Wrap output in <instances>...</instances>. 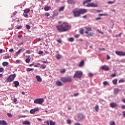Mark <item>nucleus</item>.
Returning <instances> with one entry per match:
<instances>
[{"instance_id": "f257e3e1", "label": "nucleus", "mask_w": 125, "mask_h": 125, "mask_svg": "<svg viewBox=\"0 0 125 125\" xmlns=\"http://www.w3.org/2000/svg\"><path fill=\"white\" fill-rule=\"evenodd\" d=\"M56 28L60 33L67 32L71 28V25L67 22H63L62 24L56 26Z\"/></svg>"}, {"instance_id": "f03ea898", "label": "nucleus", "mask_w": 125, "mask_h": 125, "mask_svg": "<svg viewBox=\"0 0 125 125\" xmlns=\"http://www.w3.org/2000/svg\"><path fill=\"white\" fill-rule=\"evenodd\" d=\"M86 9H80L76 8L73 10V15L75 17H80L82 14H85L87 13Z\"/></svg>"}, {"instance_id": "7ed1b4c3", "label": "nucleus", "mask_w": 125, "mask_h": 125, "mask_svg": "<svg viewBox=\"0 0 125 125\" xmlns=\"http://www.w3.org/2000/svg\"><path fill=\"white\" fill-rule=\"evenodd\" d=\"M82 77H83V72L80 70H78L75 72L73 76V78L74 79H81V78H82Z\"/></svg>"}, {"instance_id": "20e7f679", "label": "nucleus", "mask_w": 125, "mask_h": 125, "mask_svg": "<svg viewBox=\"0 0 125 125\" xmlns=\"http://www.w3.org/2000/svg\"><path fill=\"white\" fill-rule=\"evenodd\" d=\"M61 81L62 82V83H71L73 80L72 79L71 77H62L61 78Z\"/></svg>"}, {"instance_id": "39448f33", "label": "nucleus", "mask_w": 125, "mask_h": 125, "mask_svg": "<svg viewBox=\"0 0 125 125\" xmlns=\"http://www.w3.org/2000/svg\"><path fill=\"white\" fill-rule=\"evenodd\" d=\"M16 77V74H13V75H10L7 79V83H11L14 81V79Z\"/></svg>"}, {"instance_id": "423d86ee", "label": "nucleus", "mask_w": 125, "mask_h": 125, "mask_svg": "<svg viewBox=\"0 0 125 125\" xmlns=\"http://www.w3.org/2000/svg\"><path fill=\"white\" fill-rule=\"evenodd\" d=\"M44 101V100H43V99H37L36 100H35L34 101V103L35 104H42V103H43V102Z\"/></svg>"}, {"instance_id": "0eeeda50", "label": "nucleus", "mask_w": 125, "mask_h": 125, "mask_svg": "<svg viewBox=\"0 0 125 125\" xmlns=\"http://www.w3.org/2000/svg\"><path fill=\"white\" fill-rule=\"evenodd\" d=\"M116 53L119 56H125V52L124 51H116Z\"/></svg>"}, {"instance_id": "6e6552de", "label": "nucleus", "mask_w": 125, "mask_h": 125, "mask_svg": "<svg viewBox=\"0 0 125 125\" xmlns=\"http://www.w3.org/2000/svg\"><path fill=\"white\" fill-rule=\"evenodd\" d=\"M86 6H87V7H97V4L90 3L88 4Z\"/></svg>"}, {"instance_id": "1a4fd4ad", "label": "nucleus", "mask_w": 125, "mask_h": 125, "mask_svg": "<svg viewBox=\"0 0 125 125\" xmlns=\"http://www.w3.org/2000/svg\"><path fill=\"white\" fill-rule=\"evenodd\" d=\"M78 121H82L84 119V116L82 114H79L78 115Z\"/></svg>"}, {"instance_id": "9d476101", "label": "nucleus", "mask_w": 125, "mask_h": 125, "mask_svg": "<svg viewBox=\"0 0 125 125\" xmlns=\"http://www.w3.org/2000/svg\"><path fill=\"white\" fill-rule=\"evenodd\" d=\"M101 69H102V70H104V71H109V67L107 65L102 66Z\"/></svg>"}, {"instance_id": "9b49d317", "label": "nucleus", "mask_w": 125, "mask_h": 125, "mask_svg": "<svg viewBox=\"0 0 125 125\" xmlns=\"http://www.w3.org/2000/svg\"><path fill=\"white\" fill-rule=\"evenodd\" d=\"M24 51H25V49L22 48V49H19L18 51L16 52V54L17 55V56H18V55H19V54H20L21 52H23Z\"/></svg>"}, {"instance_id": "f8f14e48", "label": "nucleus", "mask_w": 125, "mask_h": 125, "mask_svg": "<svg viewBox=\"0 0 125 125\" xmlns=\"http://www.w3.org/2000/svg\"><path fill=\"white\" fill-rule=\"evenodd\" d=\"M110 105L111 108H116V107L118 106V104H117V103H112L110 104Z\"/></svg>"}, {"instance_id": "ddd939ff", "label": "nucleus", "mask_w": 125, "mask_h": 125, "mask_svg": "<svg viewBox=\"0 0 125 125\" xmlns=\"http://www.w3.org/2000/svg\"><path fill=\"white\" fill-rule=\"evenodd\" d=\"M36 78L38 81V82H39V83H42V78H41V76H39V75H37L36 76Z\"/></svg>"}, {"instance_id": "4468645a", "label": "nucleus", "mask_w": 125, "mask_h": 125, "mask_svg": "<svg viewBox=\"0 0 125 125\" xmlns=\"http://www.w3.org/2000/svg\"><path fill=\"white\" fill-rule=\"evenodd\" d=\"M56 84L58 86H61L62 85H63V83H62L60 81H57L56 82Z\"/></svg>"}, {"instance_id": "2eb2a0df", "label": "nucleus", "mask_w": 125, "mask_h": 125, "mask_svg": "<svg viewBox=\"0 0 125 125\" xmlns=\"http://www.w3.org/2000/svg\"><path fill=\"white\" fill-rule=\"evenodd\" d=\"M55 57L58 59V60H60V59L62 58V56H61L60 54H57L56 55Z\"/></svg>"}, {"instance_id": "dca6fc26", "label": "nucleus", "mask_w": 125, "mask_h": 125, "mask_svg": "<svg viewBox=\"0 0 125 125\" xmlns=\"http://www.w3.org/2000/svg\"><path fill=\"white\" fill-rule=\"evenodd\" d=\"M120 91H121V90H120L118 88H115L114 90V94L116 95V94H118V93H119L120 92Z\"/></svg>"}, {"instance_id": "f3484780", "label": "nucleus", "mask_w": 125, "mask_h": 125, "mask_svg": "<svg viewBox=\"0 0 125 125\" xmlns=\"http://www.w3.org/2000/svg\"><path fill=\"white\" fill-rule=\"evenodd\" d=\"M0 125H7L6 122L4 120H0Z\"/></svg>"}, {"instance_id": "a211bd4d", "label": "nucleus", "mask_w": 125, "mask_h": 125, "mask_svg": "<svg viewBox=\"0 0 125 125\" xmlns=\"http://www.w3.org/2000/svg\"><path fill=\"white\" fill-rule=\"evenodd\" d=\"M28 58H27L26 60H25V62L26 63H30V61H31V56H27Z\"/></svg>"}, {"instance_id": "6ab92c4d", "label": "nucleus", "mask_w": 125, "mask_h": 125, "mask_svg": "<svg viewBox=\"0 0 125 125\" xmlns=\"http://www.w3.org/2000/svg\"><path fill=\"white\" fill-rule=\"evenodd\" d=\"M84 65V61L83 60L81 62L79 65H78L79 67H83Z\"/></svg>"}, {"instance_id": "aec40b11", "label": "nucleus", "mask_w": 125, "mask_h": 125, "mask_svg": "<svg viewBox=\"0 0 125 125\" xmlns=\"http://www.w3.org/2000/svg\"><path fill=\"white\" fill-rule=\"evenodd\" d=\"M13 83L15 84V87H17L19 86V82L18 81H14Z\"/></svg>"}, {"instance_id": "412c9836", "label": "nucleus", "mask_w": 125, "mask_h": 125, "mask_svg": "<svg viewBox=\"0 0 125 125\" xmlns=\"http://www.w3.org/2000/svg\"><path fill=\"white\" fill-rule=\"evenodd\" d=\"M50 8H51L50 6H45L44 9L45 11H48V10H49V9H50Z\"/></svg>"}, {"instance_id": "4be33fe9", "label": "nucleus", "mask_w": 125, "mask_h": 125, "mask_svg": "<svg viewBox=\"0 0 125 125\" xmlns=\"http://www.w3.org/2000/svg\"><path fill=\"white\" fill-rule=\"evenodd\" d=\"M22 125H31V123H30L29 121H24L22 123Z\"/></svg>"}, {"instance_id": "5701e85b", "label": "nucleus", "mask_w": 125, "mask_h": 125, "mask_svg": "<svg viewBox=\"0 0 125 125\" xmlns=\"http://www.w3.org/2000/svg\"><path fill=\"white\" fill-rule=\"evenodd\" d=\"M30 11H31V10H30V9H29V8H27V9H25L24 10V13H25V14H28V13H29V12H30Z\"/></svg>"}, {"instance_id": "b1692460", "label": "nucleus", "mask_w": 125, "mask_h": 125, "mask_svg": "<svg viewBox=\"0 0 125 125\" xmlns=\"http://www.w3.org/2000/svg\"><path fill=\"white\" fill-rule=\"evenodd\" d=\"M85 29H86V30L89 32L92 31V28H91V27H88L86 26V27H85Z\"/></svg>"}, {"instance_id": "393cba45", "label": "nucleus", "mask_w": 125, "mask_h": 125, "mask_svg": "<svg viewBox=\"0 0 125 125\" xmlns=\"http://www.w3.org/2000/svg\"><path fill=\"white\" fill-rule=\"evenodd\" d=\"M92 0H86L83 2V4H85V3H88V2H90Z\"/></svg>"}, {"instance_id": "a878e982", "label": "nucleus", "mask_w": 125, "mask_h": 125, "mask_svg": "<svg viewBox=\"0 0 125 125\" xmlns=\"http://www.w3.org/2000/svg\"><path fill=\"white\" fill-rule=\"evenodd\" d=\"M117 82H118L117 79H114L112 81V83H113V84H114V85H116V84H117Z\"/></svg>"}, {"instance_id": "bb28decb", "label": "nucleus", "mask_w": 125, "mask_h": 125, "mask_svg": "<svg viewBox=\"0 0 125 125\" xmlns=\"http://www.w3.org/2000/svg\"><path fill=\"white\" fill-rule=\"evenodd\" d=\"M23 16H24V17H25V18H29V15H28L27 14L23 13Z\"/></svg>"}, {"instance_id": "cd10ccee", "label": "nucleus", "mask_w": 125, "mask_h": 125, "mask_svg": "<svg viewBox=\"0 0 125 125\" xmlns=\"http://www.w3.org/2000/svg\"><path fill=\"white\" fill-rule=\"evenodd\" d=\"M110 125H116V123H115V121H111L109 122Z\"/></svg>"}, {"instance_id": "c85d7f7f", "label": "nucleus", "mask_w": 125, "mask_h": 125, "mask_svg": "<svg viewBox=\"0 0 125 125\" xmlns=\"http://www.w3.org/2000/svg\"><path fill=\"white\" fill-rule=\"evenodd\" d=\"M40 68H41V69H45V68H46V65L42 64Z\"/></svg>"}, {"instance_id": "c756f323", "label": "nucleus", "mask_w": 125, "mask_h": 125, "mask_svg": "<svg viewBox=\"0 0 125 125\" xmlns=\"http://www.w3.org/2000/svg\"><path fill=\"white\" fill-rule=\"evenodd\" d=\"M2 65H3L4 66H7V65H8V62H2Z\"/></svg>"}, {"instance_id": "7c9ffc66", "label": "nucleus", "mask_w": 125, "mask_h": 125, "mask_svg": "<svg viewBox=\"0 0 125 125\" xmlns=\"http://www.w3.org/2000/svg\"><path fill=\"white\" fill-rule=\"evenodd\" d=\"M95 109L96 111V112H98V110H99V106L98 105H96L95 107Z\"/></svg>"}, {"instance_id": "2f4dec72", "label": "nucleus", "mask_w": 125, "mask_h": 125, "mask_svg": "<svg viewBox=\"0 0 125 125\" xmlns=\"http://www.w3.org/2000/svg\"><path fill=\"white\" fill-rule=\"evenodd\" d=\"M66 122L68 124V125H71L72 124V121H71V120L70 119H68L67 121H66Z\"/></svg>"}, {"instance_id": "473e14b6", "label": "nucleus", "mask_w": 125, "mask_h": 125, "mask_svg": "<svg viewBox=\"0 0 125 125\" xmlns=\"http://www.w3.org/2000/svg\"><path fill=\"white\" fill-rule=\"evenodd\" d=\"M33 70H34V68H26V71L27 72H31V71H33Z\"/></svg>"}, {"instance_id": "72a5a7b5", "label": "nucleus", "mask_w": 125, "mask_h": 125, "mask_svg": "<svg viewBox=\"0 0 125 125\" xmlns=\"http://www.w3.org/2000/svg\"><path fill=\"white\" fill-rule=\"evenodd\" d=\"M50 125H55V123L52 121V120H50L49 121Z\"/></svg>"}, {"instance_id": "f704fd0d", "label": "nucleus", "mask_w": 125, "mask_h": 125, "mask_svg": "<svg viewBox=\"0 0 125 125\" xmlns=\"http://www.w3.org/2000/svg\"><path fill=\"white\" fill-rule=\"evenodd\" d=\"M108 4H113V3H115V1H109L107 2Z\"/></svg>"}, {"instance_id": "c9c22d12", "label": "nucleus", "mask_w": 125, "mask_h": 125, "mask_svg": "<svg viewBox=\"0 0 125 125\" xmlns=\"http://www.w3.org/2000/svg\"><path fill=\"white\" fill-rule=\"evenodd\" d=\"M68 3H74L75 1H74V0H68Z\"/></svg>"}, {"instance_id": "e433bc0d", "label": "nucleus", "mask_w": 125, "mask_h": 125, "mask_svg": "<svg viewBox=\"0 0 125 125\" xmlns=\"http://www.w3.org/2000/svg\"><path fill=\"white\" fill-rule=\"evenodd\" d=\"M3 58V59H8L9 58H10V57L9 56H5Z\"/></svg>"}, {"instance_id": "4c0bfd02", "label": "nucleus", "mask_w": 125, "mask_h": 125, "mask_svg": "<svg viewBox=\"0 0 125 125\" xmlns=\"http://www.w3.org/2000/svg\"><path fill=\"white\" fill-rule=\"evenodd\" d=\"M36 113V111H35L34 109H31L30 110V114H35Z\"/></svg>"}, {"instance_id": "58836bf2", "label": "nucleus", "mask_w": 125, "mask_h": 125, "mask_svg": "<svg viewBox=\"0 0 125 125\" xmlns=\"http://www.w3.org/2000/svg\"><path fill=\"white\" fill-rule=\"evenodd\" d=\"M88 75V76L90 77H93L94 76V74L92 73H89Z\"/></svg>"}, {"instance_id": "ea45409f", "label": "nucleus", "mask_w": 125, "mask_h": 125, "mask_svg": "<svg viewBox=\"0 0 125 125\" xmlns=\"http://www.w3.org/2000/svg\"><path fill=\"white\" fill-rule=\"evenodd\" d=\"M119 83H125V80L124 79H121L119 81Z\"/></svg>"}, {"instance_id": "a19ab883", "label": "nucleus", "mask_w": 125, "mask_h": 125, "mask_svg": "<svg viewBox=\"0 0 125 125\" xmlns=\"http://www.w3.org/2000/svg\"><path fill=\"white\" fill-rule=\"evenodd\" d=\"M7 115L8 117H9V118H12L13 117L12 114H11V113H7Z\"/></svg>"}, {"instance_id": "79ce46f5", "label": "nucleus", "mask_w": 125, "mask_h": 125, "mask_svg": "<svg viewBox=\"0 0 125 125\" xmlns=\"http://www.w3.org/2000/svg\"><path fill=\"white\" fill-rule=\"evenodd\" d=\"M79 33L81 34L82 35L83 34V29H81L79 31Z\"/></svg>"}, {"instance_id": "37998d69", "label": "nucleus", "mask_w": 125, "mask_h": 125, "mask_svg": "<svg viewBox=\"0 0 125 125\" xmlns=\"http://www.w3.org/2000/svg\"><path fill=\"white\" fill-rule=\"evenodd\" d=\"M64 7H62L60 8L59 9V11L61 12V11H63V10H64Z\"/></svg>"}, {"instance_id": "c03bdc74", "label": "nucleus", "mask_w": 125, "mask_h": 125, "mask_svg": "<svg viewBox=\"0 0 125 125\" xmlns=\"http://www.w3.org/2000/svg\"><path fill=\"white\" fill-rule=\"evenodd\" d=\"M68 41L71 42H74V38H70L69 39Z\"/></svg>"}, {"instance_id": "a18cd8bd", "label": "nucleus", "mask_w": 125, "mask_h": 125, "mask_svg": "<svg viewBox=\"0 0 125 125\" xmlns=\"http://www.w3.org/2000/svg\"><path fill=\"white\" fill-rule=\"evenodd\" d=\"M99 50H100V51H102L105 50V49L104 48H99Z\"/></svg>"}, {"instance_id": "49530a36", "label": "nucleus", "mask_w": 125, "mask_h": 125, "mask_svg": "<svg viewBox=\"0 0 125 125\" xmlns=\"http://www.w3.org/2000/svg\"><path fill=\"white\" fill-rule=\"evenodd\" d=\"M104 85H108V83L107 81H105L103 83Z\"/></svg>"}, {"instance_id": "de8ad7c7", "label": "nucleus", "mask_w": 125, "mask_h": 125, "mask_svg": "<svg viewBox=\"0 0 125 125\" xmlns=\"http://www.w3.org/2000/svg\"><path fill=\"white\" fill-rule=\"evenodd\" d=\"M34 110L35 112H38V111L40 110V109H39L38 107H36L34 109Z\"/></svg>"}, {"instance_id": "09e8293b", "label": "nucleus", "mask_w": 125, "mask_h": 125, "mask_svg": "<svg viewBox=\"0 0 125 125\" xmlns=\"http://www.w3.org/2000/svg\"><path fill=\"white\" fill-rule=\"evenodd\" d=\"M116 76H117V74H116V73L113 74L111 75V77L112 78H115V77H116Z\"/></svg>"}, {"instance_id": "8fccbe9b", "label": "nucleus", "mask_w": 125, "mask_h": 125, "mask_svg": "<svg viewBox=\"0 0 125 125\" xmlns=\"http://www.w3.org/2000/svg\"><path fill=\"white\" fill-rule=\"evenodd\" d=\"M65 72H66V69H62L61 71V72L62 73H65Z\"/></svg>"}, {"instance_id": "3c124183", "label": "nucleus", "mask_w": 125, "mask_h": 125, "mask_svg": "<svg viewBox=\"0 0 125 125\" xmlns=\"http://www.w3.org/2000/svg\"><path fill=\"white\" fill-rule=\"evenodd\" d=\"M45 16H47V17H48V16H50V14H49V13H46L45 14Z\"/></svg>"}, {"instance_id": "603ef678", "label": "nucleus", "mask_w": 125, "mask_h": 125, "mask_svg": "<svg viewBox=\"0 0 125 125\" xmlns=\"http://www.w3.org/2000/svg\"><path fill=\"white\" fill-rule=\"evenodd\" d=\"M16 102H17V99L15 98L13 100V103H16Z\"/></svg>"}, {"instance_id": "864d4df0", "label": "nucleus", "mask_w": 125, "mask_h": 125, "mask_svg": "<svg viewBox=\"0 0 125 125\" xmlns=\"http://www.w3.org/2000/svg\"><path fill=\"white\" fill-rule=\"evenodd\" d=\"M26 29H27V30H30V29H31V26L30 25H26Z\"/></svg>"}, {"instance_id": "5fc2aeb1", "label": "nucleus", "mask_w": 125, "mask_h": 125, "mask_svg": "<svg viewBox=\"0 0 125 125\" xmlns=\"http://www.w3.org/2000/svg\"><path fill=\"white\" fill-rule=\"evenodd\" d=\"M26 53H27V54H31V51H30L29 50H26Z\"/></svg>"}, {"instance_id": "6e6d98bb", "label": "nucleus", "mask_w": 125, "mask_h": 125, "mask_svg": "<svg viewBox=\"0 0 125 125\" xmlns=\"http://www.w3.org/2000/svg\"><path fill=\"white\" fill-rule=\"evenodd\" d=\"M57 42H59V43H62V41L60 39L57 40Z\"/></svg>"}, {"instance_id": "4d7b16f0", "label": "nucleus", "mask_w": 125, "mask_h": 125, "mask_svg": "<svg viewBox=\"0 0 125 125\" xmlns=\"http://www.w3.org/2000/svg\"><path fill=\"white\" fill-rule=\"evenodd\" d=\"M3 68L0 67V73H2V72H3Z\"/></svg>"}, {"instance_id": "13d9d810", "label": "nucleus", "mask_w": 125, "mask_h": 125, "mask_svg": "<svg viewBox=\"0 0 125 125\" xmlns=\"http://www.w3.org/2000/svg\"><path fill=\"white\" fill-rule=\"evenodd\" d=\"M94 35V33L93 32H91L89 34H88V36H93Z\"/></svg>"}, {"instance_id": "bf43d9fd", "label": "nucleus", "mask_w": 125, "mask_h": 125, "mask_svg": "<svg viewBox=\"0 0 125 125\" xmlns=\"http://www.w3.org/2000/svg\"><path fill=\"white\" fill-rule=\"evenodd\" d=\"M44 124H46L47 125H49V121H45L44 122Z\"/></svg>"}, {"instance_id": "052dcab7", "label": "nucleus", "mask_w": 125, "mask_h": 125, "mask_svg": "<svg viewBox=\"0 0 125 125\" xmlns=\"http://www.w3.org/2000/svg\"><path fill=\"white\" fill-rule=\"evenodd\" d=\"M18 30H20V29H22V26H19L17 27Z\"/></svg>"}, {"instance_id": "680f3d73", "label": "nucleus", "mask_w": 125, "mask_h": 125, "mask_svg": "<svg viewBox=\"0 0 125 125\" xmlns=\"http://www.w3.org/2000/svg\"><path fill=\"white\" fill-rule=\"evenodd\" d=\"M42 53H43V52L42 51H40L39 52H38V54H42Z\"/></svg>"}, {"instance_id": "e2e57ef3", "label": "nucleus", "mask_w": 125, "mask_h": 125, "mask_svg": "<svg viewBox=\"0 0 125 125\" xmlns=\"http://www.w3.org/2000/svg\"><path fill=\"white\" fill-rule=\"evenodd\" d=\"M17 14V11H15L13 13V16H15Z\"/></svg>"}, {"instance_id": "0e129e2a", "label": "nucleus", "mask_w": 125, "mask_h": 125, "mask_svg": "<svg viewBox=\"0 0 125 125\" xmlns=\"http://www.w3.org/2000/svg\"><path fill=\"white\" fill-rule=\"evenodd\" d=\"M54 16H58V13H55L54 14H53Z\"/></svg>"}, {"instance_id": "69168bd1", "label": "nucleus", "mask_w": 125, "mask_h": 125, "mask_svg": "<svg viewBox=\"0 0 125 125\" xmlns=\"http://www.w3.org/2000/svg\"><path fill=\"white\" fill-rule=\"evenodd\" d=\"M37 41L38 42H41V41H42V39L41 38H37Z\"/></svg>"}, {"instance_id": "338daca9", "label": "nucleus", "mask_w": 125, "mask_h": 125, "mask_svg": "<svg viewBox=\"0 0 125 125\" xmlns=\"http://www.w3.org/2000/svg\"><path fill=\"white\" fill-rule=\"evenodd\" d=\"M74 125H81V124L79 123H76L74 124Z\"/></svg>"}, {"instance_id": "774afa93", "label": "nucleus", "mask_w": 125, "mask_h": 125, "mask_svg": "<svg viewBox=\"0 0 125 125\" xmlns=\"http://www.w3.org/2000/svg\"><path fill=\"white\" fill-rule=\"evenodd\" d=\"M123 117H125V111L123 112Z\"/></svg>"}]
</instances>
